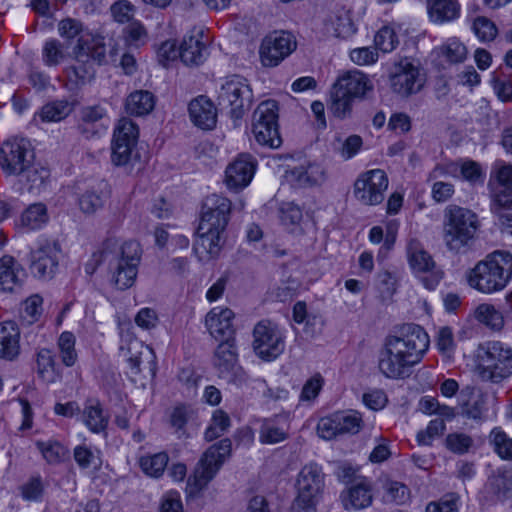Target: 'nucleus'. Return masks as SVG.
Here are the masks:
<instances>
[{"mask_svg": "<svg viewBox=\"0 0 512 512\" xmlns=\"http://www.w3.org/2000/svg\"><path fill=\"white\" fill-rule=\"evenodd\" d=\"M429 336L414 323L402 325L385 338L378 354V370L387 379L408 378L429 348Z\"/></svg>", "mask_w": 512, "mask_h": 512, "instance_id": "f257e3e1", "label": "nucleus"}, {"mask_svg": "<svg viewBox=\"0 0 512 512\" xmlns=\"http://www.w3.org/2000/svg\"><path fill=\"white\" fill-rule=\"evenodd\" d=\"M512 278V255L494 251L479 261L468 274V284L475 290L492 294L502 291Z\"/></svg>", "mask_w": 512, "mask_h": 512, "instance_id": "f03ea898", "label": "nucleus"}, {"mask_svg": "<svg viewBox=\"0 0 512 512\" xmlns=\"http://www.w3.org/2000/svg\"><path fill=\"white\" fill-rule=\"evenodd\" d=\"M75 63L67 66L64 73L72 84L83 86L95 76L94 63L103 65L106 63V47L101 37L91 35L81 36L73 48Z\"/></svg>", "mask_w": 512, "mask_h": 512, "instance_id": "7ed1b4c3", "label": "nucleus"}, {"mask_svg": "<svg viewBox=\"0 0 512 512\" xmlns=\"http://www.w3.org/2000/svg\"><path fill=\"white\" fill-rule=\"evenodd\" d=\"M477 229V215L471 210L456 205L446 208L443 239L448 250L459 253L474 239Z\"/></svg>", "mask_w": 512, "mask_h": 512, "instance_id": "20e7f679", "label": "nucleus"}, {"mask_svg": "<svg viewBox=\"0 0 512 512\" xmlns=\"http://www.w3.org/2000/svg\"><path fill=\"white\" fill-rule=\"evenodd\" d=\"M477 369L483 380L499 383L512 375V348L500 341L480 344Z\"/></svg>", "mask_w": 512, "mask_h": 512, "instance_id": "39448f33", "label": "nucleus"}, {"mask_svg": "<svg viewBox=\"0 0 512 512\" xmlns=\"http://www.w3.org/2000/svg\"><path fill=\"white\" fill-rule=\"evenodd\" d=\"M217 100L222 110H226L231 118L238 120L251 108L252 89L245 78L234 75L221 85Z\"/></svg>", "mask_w": 512, "mask_h": 512, "instance_id": "423d86ee", "label": "nucleus"}, {"mask_svg": "<svg viewBox=\"0 0 512 512\" xmlns=\"http://www.w3.org/2000/svg\"><path fill=\"white\" fill-rule=\"evenodd\" d=\"M406 252L409 266L415 277L426 289L435 290L444 277V271L436 264L432 255L417 239L409 240Z\"/></svg>", "mask_w": 512, "mask_h": 512, "instance_id": "0eeeda50", "label": "nucleus"}, {"mask_svg": "<svg viewBox=\"0 0 512 512\" xmlns=\"http://www.w3.org/2000/svg\"><path fill=\"white\" fill-rule=\"evenodd\" d=\"M253 134L263 146L278 148L282 139L278 129V104L275 100H266L258 105L253 113Z\"/></svg>", "mask_w": 512, "mask_h": 512, "instance_id": "6e6552de", "label": "nucleus"}, {"mask_svg": "<svg viewBox=\"0 0 512 512\" xmlns=\"http://www.w3.org/2000/svg\"><path fill=\"white\" fill-rule=\"evenodd\" d=\"M232 442L225 438L210 446L203 454L195 468L193 478H189V484L195 491H200L214 478L225 460L230 456Z\"/></svg>", "mask_w": 512, "mask_h": 512, "instance_id": "1a4fd4ad", "label": "nucleus"}, {"mask_svg": "<svg viewBox=\"0 0 512 512\" xmlns=\"http://www.w3.org/2000/svg\"><path fill=\"white\" fill-rule=\"evenodd\" d=\"M362 427L361 413L356 410L338 411L320 419L317 424V433L325 440H332L347 434H357Z\"/></svg>", "mask_w": 512, "mask_h": 512, "instance_id": "9d476101", "label": "nucleus"}, {"mask_svg": "<svg viewBox=\"0 0 512 512\" xmlns=\"http://www.w3.org/2000/svg\"><path fill=\"white\" fill-rule=\"evenodd\" d=\"M253 349L261 359L274 360L285 349L284 336L272 322L260 321L253 330Z\"/></svg>", "mask_w": 512, "mask_h": 512, "instance_id": "9b49d317", "label": "nucleus"}, {"mask_svg": "<svg viewBox=\"0 0 512 512\" xmlns=\"http://www.w3.org/2000/svg\"><path fill=\"white\" fill-rule=\"evenodd\" d=\"M425 79L419 66L409 58L396 62L390 74V86L394 93L409 97L418 93L424 86Z\"/></svg>", "mask_w": 512, "mask_h": 512, "instance_id": "f8f14e48", "label": "nucleus"}, {"mask_svg": "<svg viewBox=\"0 0 512 512\" xmlns=\"http://www.w3.org/2000/svg\"><path fill=\"white\" fill-rule=\"evenodd\" d=\"M0 153V165L7 175L18 176L35 158L31 143L25 138L6 141Z\"/></svg>", "mask_w": 512, "mask_h": 512, "instance_id": "ddd939ff", "label": "nucleus"}, {"mask_svg": "<svg viewBox=\"0 0 512 512\" xmlns=\"http://www.w3.org/2000/svg\"><path fill=\"white\" fill-rule=\"evenodd\" d=\"M297 47L294 35L286 31H275L267 35L259 49L260 60L265 67H275Z\"/></svg>", "mask_w": 512, "mask_h": 512, "instance_id": "4468645a", "label": "nucleus"}, {"mask_svg": "<svg viewBox=\"0 0 512 512\" xmlns=\"http://www.w3.org/2000/svg\"><path fill=\"white\" fill-rule=\"evenodd\" d=\"M231 207V201L222 195L207 196L202 204L198 227L206 231H225L230 220Z\"/></svg>", "mask_w": 512, "mask_h": 512, "instance_id": "2eb2a0df", "label": "nucleus"}, {"mask_svg": "<svg viewBox=\"0 0 512 512\" xmlns=\"http://www.w3.org/2000/svg\"><path fill=\"white\" fill-rule=\"evenodd\" d=\"M61 247L56 241H44L30 253L31 274L39 280H51L58 270Z\"/></svg>", "mask_w": 512, "mask_h": 512, "instance_id": "dca6fc26", "label": "nucleus"}, {"mask_svg": "<svg viewBox=\"0 0 512 512\" xmlns=\"http://www.w3.org/2000/svg\"><path fill=\"white\" fill-rule=\"evenodd\" d=\"M388 177L381 169L361 174L354 184V196L365 205H377L384 200Z\"/></svg>", "mask_w": 512, "mask_h": 512, "instance_id": "f3484780", "label": "nucleus"}, {"mask_svg": "<svg viewBox=\"0 0 512 512\" xmlns=\"http://www.w3.org/2000/svg\"><path fill=\"white\" fill-rule=\"evenodd\" d=\"M137 138V125L131 119H120L113 136L111 161L114 165L123 166L130 162Z\"/></svg>", "mask_w": 512, "mask_h": 512, "instance_id": "a211bd4d", "label": "nucleus"}, {"mask_svg": "<svg viewBox=\"0 0 512 512\" xmlns=\"http://www.w3.org/2000/svg\"><path fill=\"white\" fill-rule=\"evenodd\" d=\"M141 259L140 244L136 241L125 242L121 247V256L117 260L114 272L116 286L121 289L130 288L137 277Z\"/></svg>", "mask_w": 512, "mask_h": 512, "instance_id": "6ab92c4d", "label": "nucleus"}, {"mask_svg": "<svg viewBox=\"0 0 512 512\" xmlns=\"http://www.w3.org/2000/svg\"><path fill=\"white\" fill-rule=\"evenodd\" d=\"M323 474L321 467L316 463L305 465L297 479V497L296 499L307 502L318 503L323 489Z\"/></svg>", "mask_w": 512, "mask_h": 512, "instance_id": "aec40b11", "label": "nucleus"}, {"mask_svg": "<svg viewBox=\"0 0 512 512\" xmlns=\"http://www.w3.org/2000/svg\"><path fill=\"white\" fill-rule=\"evenodd\" d=\"M256 169V160L250 154H240L226 168V184L229 189H243L252 180Z\"/></svg>", "mask_w": 512, "mask_h": 512, "instance_id": "412c9836", "label": "nucleus"}, {"mask_svg": "<svg viewBox=\"0 0 512 512\" xmlns=\"http://www.w3.org/2000/svg\"><path fill=\"white\" fill-rule=\"evenodd\" d=\"M201 29H193L179 46V57L186 65H200L207 57V47Z\"/></svg>", "mask_w": 512, "mask_h": 512, "instance_id": "4be33fe9", "label": "nucleus"}, {"mask_svg": "<svg viewBox=\"0 0 512 512\" xmlns=\"http://www.w3.org/2000/svg\"><path fill=\"white\" fill-rule=\"evenodd\" d=\"M233 318L234 313L231 309L215 307L206 315V327L216 340H235Z\"/></svg>", "mask_w": 512, "mask_h": 512, "instance_id": "5701e85b", "label": "nucleus"}, {"mask_svg": "<svg viewBox=\"0 0 512 512\" xmlns=\"http://www.w3.org/2000/svg\"><path fill=\"white\" fill-rule=\"evenodd\" d=\"M121 351L129 365L131 377L141 373V365L144 362H147L150 366L155 365L153 349L138 339H130L126 346H121ZM150 369L152 370L153 368L150 367Z\"/></svg>", "mask_w": 512, "mask_h": 512, "instance_id": "b1692460", "label": "nucleus"}, {"mask_svg": "<svg viewBox=\"0 0 512 512\" xmlns=\"http://www.w3.org/2000/svg\"><path fill=\"white\" fill-rule=\"evenodd\" d=\"M512 493V469H498L491 474L484 486L483 494L488 502L504 501Z\"/></svg>", "mask_w": 512, "mask_h": 512, "instance_id": "393cba45", "label": "nucleus"}, {"mask_svg": "<svg viewBox=\"0 0 512 512\" xmlns=\"http://www.w3.org/2000/svg\"><path fill=\"white\" fill-rule=\"evenodd\" d=\"M286 177L296 188H310L326 181V170L319 163H308L291 169Z\"/></svg>", "mask_w": 512, "mask_h": 512, "instance_id": "a878e982", "label": "nucleus"}, {"mask_svg": "<svg viewBox=\"0 0 512 512\" xmlns=\"http://www.w3.org/2000/svg\"><path fill=\"white\" fill-rule=\"evenodd\" d=\"M189 117L193 124L203 130H211L217 122V110L206 96H198L189 103Z\"/></svg>", "mask_w": 512, "mask_h": 512, "instance_id": "bb28decb", "label": "nucleus"}, {"mask_svg": "<svg viewBox=\"0 0 512 512\" xmlns=\"http://www.w3.org/2000/svg\"><path fill=\"white\" fill-rule=\"evenodd\" d=\"M333 87L353 99L362 98L367 91L373 89L368 76L358 70L340 76Z\"/></svg>", "mask_w": 512, "mask_h": 512, "instance_id": "cd10ccee", "label": "nucleus"}, {"mask_svg": "<svg viewBox=\"0 0 512 512\" xmlns=\"http://www.w3.org/2000/svg\"><path fill=\"white\" fill-rule=\"evenodd\" d=\"M224 231H206L197 229L198 238L193 245V251L199 260H208L218 256L223 244Z\"/></svg>", "mask_w": 512, "mask_h": 512, "instance_id": "c85d7f7f", "label": "nucleus"}, {"mask_svg": "<svg viewBox=\"0 0 512 512\" xmlns=\"http://www.w3.org/2000/svg\"><path fill=\"white\" fill-rule=\"evenodd\" d=\"M20 274L24 275L22 265L10 255L0 258V290L2 292H14L22 285Z\"/></svg>", "mask_w": 512, "mask_h": 512, "instance_id": "c756f323", "label": "nucleus"}, {"mask_svg": "<svg viewBox=\"0 0 512 512\" xmlns=\"http://www.w3.org/2000/svg\"><path fill=\"white\" fill-rule=\"evenodd\" d=\"M20 333L12 321L0 323V359L15 360L20 353Z\"/></svg>", "mask_w": 512, "mask_h": 512, "instance_id": "7c9ffc66", "label": "nucleus"}, {"mask_svg": "<svg viewBox=\"0 0 512 512\" xmlns=\"http://www.w3.org/2000/svg\"><path fill=\"white\" fill-rule=\"evenodd\" d=\"M342 501L345 509L361 510L369 507L373 501L371 483L361 479L347 490Z\"/></svg>", "mask_w": 512, "mask_h": 512, "instance_id": "2f4dec72", "label": "nucleus"}, {"mask_svg": "<svg viewBox=\"0 0 512 512\" xmlns=\"http://www.w3.org/2000/svg\"><path fill=\"white\" fill-rule=\"evenodd\" d=\"M238 363V355L235 347V340L222 341L214 353V366L221 377H228L232 374Z\"/></svg>", "mask_w": 512, "mask_h": 512, "instance_id": "473e14b6", "label": "nucleus"}, {"mask_svg": "<svg viewBox=\"0 0 512 512\" xmlns=\"http://www.w3.org/2000/svg\"><path fill=\"white\" fill-rule=\"evenodd\" d=\"M82 420L91 432L100 433L106 430L109 416L98 400L89 399L85 402Z\"/></svg>", "mask_w": 512, "mask_h": 512, "instance_id": "72a5a7b5", "label": "nucleus"}, {"mask_svg": "<svg viewBox=\"0 0 512 512\" xmlns=\"http://www.w3.org/2000/svg\"><path fill=\"white\" fill-rule=\"evenodd\" d=\"M428 14L434 23H446L460 16L458 0H427Z\"/></svg>", "mask_w": 512, "mask_h": 512, "instance_id": "f704fd0d", "label": "nucleus"}, {"mask_svg": "<svg viewBox=\"0 0 512 512\" xmlns=\"http://www.w3.org/2000/svg\"><path fill=\"white\" fill-rule=\"evenodd\" d=\"M495 176L500 185V189L495 195V203L501 207L512 208V165L497 164Z\"/></svg>", "mask_w": 512, "mask_h": 512, "instance_id": "c9c22d12", "label": "nucleus"}, {"mask_svg": "<svg viewBox=\"0 0 512 512\" xmlns=\"http://www.w3.org/2000/svg\"><path fill=\"white\" fill-rule=\"evenodd\" d=\"M156 98L147 90H136L128 95L125 101L127 114L133 116H145L151 113L155 107Z\"/></svg>", "mask_w": 512, "mask_h": 512, "instance_id": "e433bc0d", "label": "nucleus"}, {"mask_svg": "<svg viewBox=\"0 0 512 512\" xmlns=\"http://www.w3.org/2000/svg\"><path fill=\"white\" fill-rule=\"evenodd\" d=\"M107 116L101 104L84 106L79 111L78 129L87 138L96 133L97 125Z\"/></svg>", "mask_w": 512, "mask_h": 512, "instance_id": "4c0bfd02", "label": "nucleus"}, {"mask_svg": "<svg viewBox=\"0 0 512 512\" xmlns=\"http://www.w3.org/2000/svg\"><path fill=\"white\" fill-rule=\"evenodd\" d=\"M289 436V426L286 421L265 419L259 430V441L262 444L274 445L285 441Z\"/></svg>", "mask_w": 512, "mask_h": 512, "instance_id": "58836bf2", "label": "nucleus"}, {"mask_svg": "<svg viewBox=\"0 0 512 512\" xmlns=\"http://www.w3.org/2000/svg\"><path fill=\"white\" fill-rule=\"evenodd\" d=\"M49 175V171L46 168L35 164L33 161L18 177L19 183L27 192L39 193L44 187L45 181L48 179Z\"/></svg>", "mask_w": 512, "mask_h": 512, "instance_id": "ea45409f", "label": "nucleus"}, {"mask_svg": "<svg viewBox=\"0 0 512 512\" xmlns=\"http://www.w3.org/2000/svg\"><path fill=\"white\" fill-rule=\"evenodd\" d=\"M36 372L47 383H54L60 379L56 367L55 356L50 349L42 348L36 354Z\"/></svg>", "mask_w": 512, "mask_h": 512, "instance_id": "a19ab883", "label": "nucleus"}, {"mask_svg": "<svg viewBox=\"0 0 512 512\" xmlns=\"http://www.w3.org/2000/svg\"><path fill=\"white\" fill-rule=\"evenodd\" d=\"M488 442L500 459L512 461V438L501 427L490 431Z\"/></svg>", "mask_w": 512, "mask_h": 512, "instance_id": "79ce46f5", "label": "nucleus"}, {"mask_svg": "<svg viewBox=\"0 0 512 512\" xmlns=\"http://www.w3.org/2000/svg\"><path fill=\"white\" fill-rule=\"evenodd\" d=\"M73 457L80 469L99 470L101 468V453L96 448L85 444L78 445L73 450Z\"/></svg>", "mask_w": 512, "mask_h": 512, "instance_id": "37998d69", "label": "nucleus"}, {"mask_svg": "<svg viewBox=\"0 0 512 512\" xmlns=\"http://www.w3.org/2000/svg\"><path fill=\"white\" fill-rule=\"evenodd\" d=\"M76 337L70 331H64L57 340V349L61 362L66 367H72L78 360V354L75 348Z\"/></svg>", "mask_w": 512, "mask_h": 512, "instance_id": "c03bdc74", "label": "nucleus"}, {"mask_svg": "<svg viewBox=\"0 0 512 512\" xmlns=\"http://www.w3.org/2000/svg\"><path fill=\"white\" fill-rule=\"evenodd\" d=\"M73 110V106L67 100H56L45 104L39 116L43 122H58L65 119Z\"/></svg>", "mask_w": 512, "mask_h": 512, "instance_id": "a18cd8bd", "label": "nucleus"}, {"mask_svg": "<svg viewBox=\"0 0 512 512\" xmlns=\"http://www.w3.org/2000/svg\"><path fill=\"white\" fill-rule=\"evenodd\" d=\"M48 221L46 206L42 203L30 205L21 215V225L28 230L41 228Z\"/></svg>", "mask_w": 512, "mask_h": 512, "instance_id": "49530a36", "label": "nucleus"}, {"mask_svg": "<svg viewBox=\"0 0 512 512\" xmlns=\"http://www.w3.org/2000/svg\"><path fill=\"white\" fill-rule=\"evenodd\" d=\"M169 457L165 452H159L153 455H146L140 458V467L142 471L151 477H160L168 465Z\"/></svg>", "mask_w": 512, "mask_h": 512, "instance_id": "de8ad7c7", "label": "nucleus"}, {"mask_svg": "<svg viewBox=\"0 0 512 512\" xmlns=\"http://www.w3.org/2000/svg\"><path fill=\"white\" fill-rule=\"evenodd\" d=\"M331 102L329 105V111L333 116L339 119H345L352 113V105L354 99L345 95L343 92L332 88L331 90Z\"/></svg>", "mask_w": 512, "mask_h": 512, "instance_id": "09e8293b", "label": "nucleus"}, {"mask_svg": "<svg viewBox=\"0 0 512 512\" xmlns=\"http://www.w3.org/2000/svg\"><path fill=\"white\" fill-rule=\"evenodd\" d=\"M477 320L493 330L499 331L504 326V316L491 304H481L477 307Z\"/></svg>", "mask_w": 512, "mask_h": 512, "instance_id": "8fccbe9b", "label": "nucleus"}, {"mask_svg": "<svg viewBox=\"0 0 512 512\" xmlns=\"http://www.w3.org/2000/svg\"><path fill=\"white\" fill-rule=\"evenodd\" d=\"M106 197L102 188L87 190L79 198V207L85 214H94L103 207Z\"/></svg>", "mask_w": 512, "mask_h": 512, "instance_id": "3c124183", "label": "nucleus"}, {"mask_svg": "<svg viewBox=\"0 0 512 512\" xmlns=\"http://www.w3.org/2000/svg\"><path fill=\"white\" fill-rule=\"evenodd\" d=\"M66 55L63 44L57 39L46 41L42 49V60L48 67L58 66L65 60Z\"/></svg>", "mask_w": 512, "mask_h": 512, "instance_id": "603ef678", "label": "nucleus"}, {"mask_svg": "<svg viewBox=\"0 0 512 512\" xmlns=\"http://www.w3.org/2000/svg\"><path fill=\"white\" fill-rule=\"evenodd\" d=\"M486 410V400L480 392L471 393L467 401L461 405L460 414L463 417L473 420L482 419L483 413Z\"/></svg>", "mask_w": 512, "mask_h": 512, "instance_id": "864d4df0", "label": "nucleus"}, {"mask_svg": "<svg viewBox=\"0 0 512 512\" xmlns=\"http://www.w3.org/2000/svg\"><path fill=\"white\" fill-rule=\"evenodd\" d=\"M230 426V418L223 410H216L213 413L211 423L205 431V439L213 441L220 437Z\"/></svg>", "mask_w": 512, "mask_h": 512, "instance_id": "5fc2aeb1", "label": "nucleus"}, {"mask_svg": "<svg viewBox=\"0 0 512 512\" xmlns=\"http://www.w3.org/2000/svg\"><path fill=\"white\" fill-rule=\"evenodd\" d=\"M472 30L477 38L483 42L494 40L498 33L495 23L485 16H478L474 19Z\"/></svg>", "mask_w": 512, "mask_h": 512, "instance_id": "6e6d98bb", "label": "nucleus"}, {"mask_svg": "<svg viewBox=\"0 0 512 512\" xmlns=\"http://www.w3.org/2000/svg\"><path fill=\"white\" fill-rule=\"evenodd\" d=\"M37 448L48 463L61 462L67 455V449L57 441L37 442Z\"/></svg>", "mask_w": 512, "mask_h": 512, "instance_id": "4d7b16f0", "label": "nucleus"}, {"mask_svg": "<svg viewBox=\"0 0 512 512\" xmlns=\"http://www.w3.org/2000/svg\"><path fill=\"white\" fill-rule=\"evenodd\" d=\"M460 496L457 493H447L438 501L427 504L425 512H459Z\"/></svg>", "mask_w": 512, "mask_h": 512, "instance_id": "13d9d810", "label": "nucleus"}, {"mask_svg": "<svg viewBox=\"0 0 512 512\" xmlns=\"http://www.w3.org/2000/svg\"><path fill=\"white\" fill-rule=\"evenodd\" d=\"M125 42L129 46L140 47L147 41V31L140 21L130 22L123 30Z\"/></svg>", "mask_w": 512, "mask_h": 512, "instance_id": "bf43d9fd", "label": "nucleus"}, {"mask_svg": "<svg viewBox=\"0 0 512 512\" xmlns=\"http://www.w3.org/2000/svg\"><path fill=\"white\" fill-rule=\"evenodd\" d=\"M445 444L448 450L455 454H465L473 446L474 441L471 436L465 433H450L447 435Z\"/></svg>", "mask_w": 512, "mask_h": 512, "instance_id": "052dcab7", "label": "nucleus"}, {"mask_svg": "<svg viewBox=\"0 0 512 512\" xmlns=\"http://www.w3.org/2000/svg\"><path fill=\"white\" fill-rule=\"evenodd\" d=\"M21 495L27 501H41L44 494V483L41 476L31 477L21 487Z\"/></svg>", "mask_w": 512, "mask_h": 512, "instance_id": "680f3d73", "label": "nucleus"}, {"mask_svg": "<svg viewBox=\"0 0 512 512\" xmlns=\"http://www.w3.org/2000/svg\"><path fill=\"white\" fill-rule=\"evenodd\" d=\"M374 42L377 49L384 53L393 51L399 43L395 31L387 26L381 28L376 33Z\"/></svg>", "mask_w": 512, "mask_h": 512, "instance_id": "e2e57ef3", "label": "nucleus"}, {"mask_svg": "<svg viewBox=\"0 0 512 512\" xmlns=\"http://www.w3.org/2000/svg\"><path fill=\"white\" fill-rule=\"evenodd\" d=\"M446 425L443 419H433L429 422L425 430L417 433V442L420 445H431L435 437L444 433Z\"/></svg>", "mask_w": 512, "mask_h": 512, "instance_id": "0e129e2a", "label": "nucleus"}, {"mask_svg": "<svg viewBox=\"0 0 512 512\" xmlns=\"http://www.w3.org/2000/svg\"><path fill=\"white\" fill-rule=\"evenodd\" d=\"M462 178L475 185L484 182L485 175L479 163L473 160H465L460 165Z\"/></svg>", "mask_w": 512, "mask_h": 512, "instance_id": "69168bd1", "label": "nucleus"}, {"mask_svg": "<svg viewBox=\"0 0 512 512\" xmlns=\"http://www.w3.org/2000/svg\"><path fill=\"white\" fill-rule=\"evenodd\" d=\"M443 54L451 63H459L465 60L467 49L463 43L456 39H450L443 47Z\"/></svg>", "mask_w": 512, "mask_h": 512, "instance_id": "338daca9", "label": "nucleus"}, {"mask_svg": "<svg viewBox=\"0 0 512 512\" xmlns=\"http://www.w3.org/2000/svg\"><path fill=\"white\" fill-rule=\"evenodd\" d=\"M362 401L367 408L379 411L386 406L388 397L384 390L373 389L363 394Z\"/></svg>", "mask_w": 512, "mask_h": 512, "instance_id": "774afa93", "label": "nucleus"}]
</instances>
